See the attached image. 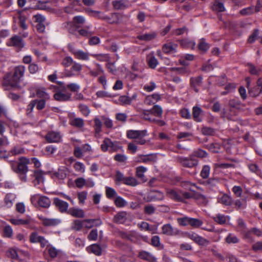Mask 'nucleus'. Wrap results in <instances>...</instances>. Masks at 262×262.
Masks as SVG:
<instances>
[{
    "label": "nucleus",
    "mask_w": 262,
    "mask_h": 262,
    "mask_svg": "<svg viewBox=\"0 0 262 262\" xmlns=\"http://www.w3.org/2000/svg\"><path fill=\"white\" fill-rule=\"evenodd\" d=\"M53 203L56 206V207L58 209L60 212L68 213V211L69 210L68 209L69 207V204L68 203L62 200H61L57 198H55L54 199Z\"/></svg>",
    "instance_id": "f8f14e48"
},
{
    "label": "nucleus",
    "mask_w": 262,
    "mask_h": 262,
    "mask_svg": "<svg viewBox=\"0 0 262 262\" xmlns=\"http://www.w3.org/2000/svg\"><path fill=\"white\" fill-rule=\"evenodd\" d=\"M94 122L95 137L97 138H99L100 137V133L101 132L102 122L98 118H95L94 119Z\"/></svg>",
    "instance_id": "bb28decb"
},
{
    "label": "nucleus",
    "mask_w": 262,
    "mask_h": 262,
    "mask_svg": "<svg viewBox=\"0 0 262 262\" xmlns=\"http://www.w3.org/2000/svg\"><path fill=\"white\" fill-rule=\"evenodd\" d=\"M212 218L215 222L221 225L225 224L227 221V216L220 213L216 214Z\"/></svg>",
    "instance_id": "58836bf2"
},
{
    "label": "nucleus",
    "mask_w": 262,
    "mask_h": 262,
    "mask_svg": "<svg viewBox=\"0 0 262 262\" xmlns=\"http://www.w3.org/2000/svg\"><path fill=\"white\" fill-rule=\"evenodd\" d=\"M79 108L80 112H81V113L85 116H88L90 113V109L86 105H85L84 104H79Z\"/></svg>",
    "instance_id": "0e129e2a"
},
{
    "label": "nucleus",
    "mask_w": 262,
    "mask_h": 262,
    "mask_svg": "<svg viewBox=\"0 0 262 262\" xmlns=\"http://www.w3.org/2000/svg\"><path fill=\"white\" fill-rule=\"evenodd\" d=\"M35 21L37 23L36 29L40 33L45 31L46 25L47 24L46 21V18L43 16L37 14L34 16Z\"/></svg>",
    "instance_id": "6e6552de"
},
{
    "label": "nucleus",
    "mask_w": 262,
    "mask_h": 262,
    "mask_svg": "<svg viewBox=\"0 0 262 262\" xmlns=\"http://www.w3.org/2000/svg\"><path fill=\"white\" fill-rule=\"evenodd\" d=\"M259 11L258 7L254 8L253 6H251L242 9L240 11V14L242 15H247L252 14L254 12H258Z\"/></svg>",
    "instance_id": "473e14b6"
},
{
    "label": "nucleus",
    "mask_w": 262,
    "mask_h": 262,
    "mask_svg": "<svg viewBox=\"0 0 262 262\" xmlns=\"http://www.w3.org/2000/svg\"><path fill=\"white\" fill-rule=\"evenodd\" d=\"M36 95L40 99L45 100L46 101L50 99V95L46 92L44 88L38 89L36 91Z\"/></svg>",
    "instance_id": "2f4dec72"
},
{
    "label": "nucleus",
    "mask_w": 262,
    "mask_h": 262,
    "mask_svg": "<svg viewBox=\"0 0 262 262\" xmlns=\"http://www.w3.org/2000/svg\"><path fill=\"white\" fill-rule=\"evenodd\" d=\"M139 163H149L154 161V158L150 155H140L138 157Z\"/></svg>",
    "instance_id": "72a5a7b5"
},
{
    "label": "nucleus",
    "mask_w": 262,
    "mask_h": 262,
    "mask_svg": "<svg viewBox=\"0 0 262 262\" xmlns=\"http://www.w3.org/2000/svg\"><path fill=\"white\" fill-rule=\"evenodd\" d=\"M203 115V110L198 106H194L192 108V116L194 121L200 122L202 120V116Z\"/></svg>",
    "instance_id": "f3484780"
},
{
    "label": "nucleus",
    "mask_w": 262,
    "mask_h": 262,
    "mask_svg": "<svg viewBox=\"0 0 262 262\" xmlns=\"http://www.w3.org/2000/svg\"><path fill=\"white\" fill-rule=\"evenodd\" d=\"M30 163L29 160L24 157L19 159L18 163L13 164L12 165V169L16 173H19L20 179L24 182L27 181L26 173L28 171V164Z\"/></svg>",
    "instance_id": "f257e3e1"
},
{
    "label": "nucleus",
    "mask_w": 262,
    "mask_h": 262,
    "mask_svg": "<svg viewBox=\"0 0 262 262\" xmlns=\"http://www.w3.org/2000/svg\"><path fill=\"white\" fill-rule=\"evenodd\" d=\"M25 149L21 146H14L10 151V154L12 156H16L24 153Z\"/></svg>",
    "instance_id": "37998d69"
},
{
    "label": "nucleus",
    "mask_w": 262,
    "mask_h": 262,
    "mask_svg": "<svg viewBox=\"0 0 262 262\" xmlns=\"http://www.w3.org/2000/svg\"><path fill=\"white\" fill-rule=\"evenodd\" d=\"M57 178L60 180H63L67 177L66 169L64 167L59 168L57 172L55 173Z\"/></svg>",
    "instance_id": "603ef678"
},
{
    "label": "nucleus",
    "mask_w": 262,
    "mask_h": 262,
    "mask_svg": "<svg viewBox=\"0 0 262 262\" xmlns=\"http://www.w3.org/2000/svg\"><path fill=\"white\" fill-rule=\"evenodd\" d=\"M177 45L172 42H169L164 44L163 46V51L165 53H174L176 52V49Z\"/></svg>",
    "instance_id": "412c9836"
},
{
    "label": "nucleus",
    "mask_w": 262,
    "mask_h": 262,
    "mask_svg": "<svg viewBox=\"0 0 262 262\" xmlns=\"http://www.w3.org/2000/svg\"><path fill=\"white\" fill-rule=\"evenodd\" d=\"M76 57L80 60H88L89 59V55L88 53L84 52L81 50H78L74 53Z\"/></svg>",
    "instance_id": "f704fd0d"
},
{
    "label": "nucleus",
    "mask_w": 262,
    "mask_h": 262,
    "mask_svg": "<svg viewBox=\"0 0 262 262\" xmlns=\"http://www.w3.org/2000/svg\"><path fill=\"white\" fill-rule=\"evenodd\" d=\"M30 200L32 204L35 206L48 208L51 205V201L47 196L38 194L32 195L31 197Z\"/></svg>",
    "instance_id": "20e7f679"
},
{
    "label": "nucleus",
    "mask_w": 262,
    "mask_h": 262,
    "mask_svg": "<svg viewBox=\"0 0 262 262\" xmlns=\"http://www.w3.org/2000/svg\"><path fill=\"white\" fill-rule=\"evenodd\" d=\"M19 82L11 72L6 73L3 78L2 86L6 90L19 88Z\"/></svg>",
    "instance_id": "7ed1b4c3"
},
{
    "label": "nucleus",
    "mask_w": 262,
    "mask_h": 262,
    "mask_svg": "<svg viewBox=\"0 0 262 262\" xmlns=\"http://www.w3.org/2000/svg\"><path fill=\"white\" fill-rule=\"evenodd\" d=\"M162 233L168 236L179 235L180 231L176 228H173L170 224H166L162 228Z\"/></svg>",
    "instance_id": "1a4fd4ad"
},
{
    "label": "nucleus",
    "mask_w": 262,
    "mask_h": 262,
    "mask_svg": "<svg viewBox=\"0 0 262 262\" xmlns=\"http://www.w3.org/2000/svg\"><path fill=\"white\" fill-rule=\"evenodd\" d=\"M226 242L228 244H236L238 243L239 239L234 234L229 233L226 237Z\"/></svg>",
    "instance_id": "8fccbe9b"
},
{
    "label": "nucleus",
    "mask_w": 262,
    "mask_h": 262,
    "mask_svg": "<svg viewBox=\"0 0 262 262\" xmlns=\"http://www.w3.org/2000/svg\"><path fill=\"white\" fill-rule=\"evenodd\" d=\"M161 99V96L158 94H154L147 96L144 100V103L148 105L155 104Z\"/></svg>",
    "instance_id": "dca6fc26"
},
{
    "label": "nucleus",
    "mask_w": 262,
    "mask_h": 262,
    "mask_svg": "<svg viewBox=\"0 0 262 262\" xmlns=\"http://www.w3.org/2000/svg\"><path fill=\"white\" fill-rule=\"evenodd\" d=\"M66 88L64 86L61 88V89L55 93L54 95V99L58 101H66L70 100L71 97V94L69 93H63Z\"/></svg>",
    "instance_id": "423d86ee"
},
{
    "label": "nucleus",
    "mask_w": 262,
    "mask_h": 262,
    "mask_svg": "<svg viewBox=\"0 0 262 262\" xmlns=\"http://www.w3.org/2000/svg\"><path fill=\"white\" fill-rule=\"evenodd\" d=\"M73 59L71 57L68 56L63 58L61 64L65 67H68L73 63Z\"/></svg>",
    "instance_id": "774afa93"
},
{
    "label": "nucleus",
    "mask_w": 262,
    "mask_h": 262,
    "mask_svg": "<svg viewBox=\"0 0 262 262\" xmlns=\"http://www.w3.org/2000/svg\"><path fill=\"white\" fill-rule=\"evenodd\" d=\"M114 203L117 207H123L127 204V202L121 196H117L114 200Z\"/></svg>",
    "instance_id": "de8ad7c7"
},
{
    "label": "nucleus",
    "mask_w": 262,
    "mask_h": 262,
    "mask_svg": "<svg viewBox=\"0 0 262 262\" xmlns=\"http://www.w3.org/2000/svg\"><path fill=\"white\" fill-rule=\"evenodd\" d=\"M218 201L219 203L225 205L229 206L231 204L232 199L229 195L227 194H223L219 198Z\"/></svg>",
    "instance_id": "ea45409f"
},
{
    "label": "nucleus",
    "mask_w": 262,
    "mask_h": 262,
    "mask_svg": "<svg viewBox=\"0 0 262 262\" xmlns=\"http://www.w3.org/2000/svg\"><path fill=\"white\" fill-rule=\"evenodd\" d=\"M166 193L168 197L176 201H182L181 195L180 192H177L175 190L166 188Z\"/></svg>",
    "instance_id": "a211bd4d"
},
{
    "label": "nucleus",
    "mask_w": 262,
    "mask_h": 262,
    "mask_svg": "<svg viewBox=\"0 0 262 262\" xmlns=\"http://www.w3.org/2000/svg\"><path fill=\"white\" fill-rule=\"evenodd\" d=\"M210 171V168L208 165L204 166L201 172V176L204 179L207 178L209 175Z\"/></svg>",
    "instance_id": "bf43d9fd"
},
{
    "label": "nucleus",
    "mask_w": 262,
    "mask_h": 262,
    "mask_svg": "<svg viewBox=\"0 0 262 262\" xmlns=\"http://www.w3.org/2000/svg\"><path fill=\"white\" fill-rule=\"evenodd\" d=\"M78 36L89 37L93 34V32L90 30V27L86 26L83 28L78 30Z\"/></svg>",
    "instance_id": "7c9ffc66"
},
{
    "label": "nucleus",
    "mask_w": 262,
    "mask_h": 262,
    "mask_svg": "<svg viewBox=\"0 0 262 262\" xmlns=\"http://www.w3.org/2000/svg\"><path fill=\"white\" fill-rule=\"evenodd\" d=\"M88 12L94 17H97L102 19L106 20L111 24H118L122 21V19L124 17H127L123 14H112L111 17L105 16L103 13L100 11H94L91 9H88Z\"/></svg>",
    "instance_id": "f03ea898"
},
{
    "label": "nucleus",
    "mask_w": 262,
    "mask_h": 262,
    "mask_svg": "<svg viewBox=\"0 0 262 262\" xmlns=\"http://www.w3.org/2000/svg\"><path fill=\"white\" fill-rule=\"evenodd\" d=\"M126 215L127 213L125 211L119 212L115 215L113 219L114 222L118 224H123L127 219Z\"/></svg>",
    "instance_id": "393cba45"
},
{
    "label": "nucleus",
    "mask_w": 262,
    "mask_h": 262,
    "mask_svg": "<svg viewBox=\"0 0 262 262\" xmlns=\"http://www.w3.org/2000/svg\"><path fill=\"white\" fill-rule=\"evenodd\" d=\"M70 123L71 125L77 128L82 127L84 125L83 120L80 118H75L71 119Z\"/></svg>",
    "instance_id": "c9c22d12"
},
{
    "label": "nucleus",
    "mask_w": 262,
    "mask_h": 262,
    "mask_svg": "<svg viewBox=\"0 0 262 262\" xmlns=\"http://www.w3.org/2000/svg\"><path fill=\"white\" fill-rule=\"evenodd\" d=\"M152 115L151 110H144L141 115V117L145 120L152 123L156 122V119L152 117Z\"/></svg>",
    "instance_id": "c756f323"
},
{
    "label": "nucleus",
    "mask_w": 262,
    "mask_h": 262,
    "mask_svg": "<svg viewBox=\"0 0 262 262\" xmlns=\"http://www.w3.org/2000/svg\"><path fill=\"white\" fill-rule=\"evenodd\" d=\"M139 257L141 259L148 261V262H155L156 261L155 256L151 253L145 251L139 252Z\"/></svg>",
    "instance_id": "aec40b11"
},
{
    "label": "nucleus",
    "mask_w": 262,
    "mask_h": 262,
    "mask_svg": "<svg viewBox=\"0 0 262 262\" xmlns=\"http://www.w3.org/2000/svg\"><path fill=\"white\" fill-rule=\"evenodd\" d=\"M147 171V168L144 166H138L136 169V176L139 179L144 180V173Z\"/></svg>",
    "instance_id": "4c0bfd02"
},
{
    "label": "nucleus",
    "mask_w": 262,
    "mask_h": 262,
    "mask_svg": "<svg viewBox=\"0 0 262 262\" xmlns=\"http://www.w3.org/2000/svg\"><path fill=\"white\" fill-rule=\"evenodd\" d=\"M105 189L106 195L107 198L112 199L113 197L117 196V193L114 188L106 186Z\"/></svg>",
    "instance_id": "3c124183"
},
{
    "label": "nucleus",
    "mask_w": 262,
    "mask_h": 262,
    "mask_svg": "<svg viewBox=\"0 0 262 262\" xmlns=\"http://www.w3.org/2000/svg\"><path fill=\"white\" fill-rule=\"evenodd\" d=\"M96 65L97 67L96 69H92L89 67H86L89 71L90 75L94 77L98 76L99 75L103 73L104 72V71L100 64L96 63Z\"/></svg>",
    "instance_id": "a878e982"
},
{
    "label": "nucleus",
    "mask_w": 262,
    "mask_h": 262,
    "mask_svg": "<svg viewBox=\"0 0 262 262\" xmlns=\"http://www.w3.org/2000/svg\"><path fill=\"white\" fill-rule=\"evenodd\" d=\"M189 217L187 216L178 217L177 219L178 223L181 226H186L189 225Z\"/></svg>",
    "instance_id": "5fc2aeb1"
},
{
    "label": "nucleus",
    "mask_w": 262,
    "mask_h": 262,
    "mask_svg": "<svg viewBox=\"0 0 262 262\" xmlns=\"http://www.w3.org/2000/svg\"><path fill=\"white\" fill-rule=\"evenodd\" d=\"M147 135V131L129 130L127 132V137L130 139H137L139 137H145Z\"/></svg>",
    "instance_id": "4468645a"
},
{
    "label": "nucleus",
    "mask_w": 262,
    "mask_h": 262,
    "mask_svg": "<svg viewBox=\"0 0 262 262\" xmlns=\"http://www.w3.org/2000/svg\"><path fill=\"white\" fill-rule=\"evenodd\" d=\"M150 110H151V113L153 115H155L158 117H162L163 110L160 106L158 105H155Z\"/></svg>",
    "instance_id": "79ce46f5"
},
{
    "label": "nucleus",
    "mask_w": 262,
    "mask_h": 262,
    "mask_svg": "<svg viewBox=\"0 0 262 262\" xmlns=\"http://www.w3.org/2000/svg\"><path fill=\"white\" fill-rule=\"evenodd\" d=\"M112 5L115 9H124L128 7V2L126 0H116L112 2Z\"/></svg>",
    "instance_id": "6ab92c4d"
},
{
    "label": "nucleus",
    "mask_w": 262,
    "mask_h": 262,
    "mask_svg": "<svg viewBox=\"0 0 262 262\" xmlns=\"http://www.w3.org/2000/svg\"><path fill=\"white\" fill-rule=\"evenodd\" d=\"M15 199V195L12 193H8L6 195L4 199L5 206L7 208H10L12 206Z\"/></svg>",
    "instance_id": "cd10ccee"
},
{
    "label": "nucleus",
    "mask_w": 262,
    "mask_h": 262,
    "mask_svg": "<svg viewBox=\"0 0 262 262\" xmlns=\"http://www.w3.org/2000/svg\"><path fill=\"white\" fill-rule=\"evenodd\" d=\"M202 78L201 76H199L195 78H192L191 79V85L195 88L200 85L202 83Z\"/></svg>",
    "instance_id": "69168bd1"
},
{
    "label": "nucleus",
    "mask_w": 262,
    "mask_h": 262,
    "mask_svg": "<svg viewBox=\"0 0 262 262\" xmlns=\"http://www.w3.org/2000/svg\"><path fill=\"white\" fill-rule=\"evenodd\" d=\"M198 47L200 50L205 52L209 48V45L207 42H206L204 38H202L199 41Z\"/></svg>",
    "instance_id": "a18cd8bd"
},
{
    "label": "nucleus",
    "mask_w": 262,
    "mask_h": 262,
    "mask_svg": "<svg viewBox=\"0 0 262 262\" xmlns=\"http://www.w3.org/2000/svg\"><path fill=\"white\" fill-rule=\"evenodd\" d=\"M249 170L256 174H259L260 173V170L259 167L254 163H251L248 165Z\"/></svg>",
    "instance_id": "052dcab7"
},
{
    "label": "nucleus",
    "mask_w": 262,
    "mask_h": 262,
    "mask_svg": "<svg viewBox=\"0 0 262 262\" xmlns=\"http://www.w3.org/2000/svg\"><path fill=\"white\" fill-rule=\"evenodd\" d=\"M181 45L184 47L193 49L195 46V43L193 40L184 39L181 41Z\"/></svg>",
    "instance_id": "4d7b16f0"
},
{
    "label": "nucleus",
    "mask_w": 262,
    "mask_h": 262,
    "mask_svg": "<svg viewBox=\"0 0 262 262\" xmlns=\"http://www.w3.org/2000/svg\"><path fill=\"white\" fill-rule=\"evenodd\" d=\"M10 222L12 224L15 225H27L30 223L29 219L24 220L13 219L10 220Z\"/></svg>",
    "instance_id": "09e8293b"
},
{
    "label": "nucleus",
    "mask_w": 262,
    "mask_h": 262,
    "mask_svg": "<svg viewBox=\"0 0 262 262\" xmlns=\"http://www.w3.org/2000/svg\"><path fill=\"white\" fill-rule=\"evenodd\" d=\"M38 217L46 226H55L61 223L60 220L58 219H48L42 215H38Z\"/></svg>",
    "instance_id": "9b49d317"
},
{
    "label": "nucleus",
    "mask_w": 262,
    "mask_h": 262,
    "mask_svg": "<svg viewBox=\"0 0 262 262\" xmlns=\"http://www.w3.org/2000/svg\"><path fill=\"white\" fill-rule=\"evenodd\" d=\"M46 250L52 258H55L62 254V251L60 249H57L52 245H48Z\"/></svg>",
    "instance_id": "2eb2a0df"
},
{
    "label": "nucleus",
    "mask_w": 262,
    "mask_h": 262,
    "mask_svg": "<svg viewBox=\"0 0 262 262\" xmlns=\"http://www.w3.org/2000/svg\"><path fill=\"white\" fill-rule=\"evenodd\" d=\"M124 184L127 185L135 187L137 186L139 183L137 181L136 178L132 177H126Z\"/></svg>",
    "instance_id": "a19ab883"
},
{
    "label": "nucleus",
    "mask_w": 262,
    "mask_h": 262,
    "mask_svg": "<svg viewBox=\"0 0 262 262\" xmlns=\"http://www.w3.org/2000/svg\"><path fill=\"white\" fill-rule=\"evenodd\" d=\"M212 9L213 11L219 12H223L225 10L223 3L221 2L220 0H214Z\"/></svg>",
    "instance_id": "c85d7f7f"
},
{
    "label": "nucleus",
    "mask_w": 262,
    "mask_h": 262,
    "mask_svg": "<svg viewBox=\"0 0 262 262\" xmlns=\"http://www.w3.org/2000/svg\"><path fill=\"white\" fill-rule=\"evenodd\" d=\"M156 34L154 33H145L138 36V38L140 40L149 41L155 38Z\"/></svg>",
    "instance_id": "c03bdc74"
},
{
    "label": "nucleus",
    "mask_w": 262,
    "mask_h": 262,
    "mask_svg": "<svg viewBox=\"0 0 262 262\" xmlns=\"http://www.w3.org/2000/svg\"><path fill=\"white\" fill-rule=\"evenodd\" d=\"M203 224V222L199 219L189 217V225L194 228H198Z\"/></svg>",
    "instance_id": "49530a36"
},
{
    "label": "nucleus",
    "mask_w": 262,
    "mask_h": 262,
    "mask_svg": "<svg viewBox=\"0 0 262 262\" xmlns=\"http://www.w3.org/2000/svg\"><path fill=\"white\" fill-rule=\"evenodd\" d=\"M74 167L75 170L78 172H84L85 171V167L84 165L80 162H76L74 164Z\"/></svg>",
    "instance_id": "338daca9"
},
{
    "label": "nucleus",
    "mask_w": 262,
    "mask_h": 262,
    "mask_svg": "<svg viewBox=\"0 0 262 262\" xmlns=\"http://www.w3.org/2000/svg\"><path fill=\"white\" fill-rule=\"evenodd\" d=\"M83 226V222H82L79 220H75L72 224V228L76 231H79L81 230Z\"/></svg>",
    "instance_id": "680f3d73"
},
{
    "label": "nucleus",
    "mask_w": 262,
    "mask_h": 262,
    "mask_svg": "<svg viewBox=\"0 0 262 262\" xmlns=\"http://www.w3.org/2000/svg\"><path fill=\"white\" fill-rule=\"evenodd\" d=\"M118 100L121 105H128L131 103L129 97L125 95L121 96Z\"/></svg>",
    "instance_id": "e2e57ef3"
},
{
    "label": "nucleus",
    "mask_w": 262,
    "mask_h": 262,
    "mask_svg": "<svg viewBox=\"0 0 262 262\" xmlns=\"http://www.w3.org/2000/svg\"><path fill=\"white\" fill-rule=\"evenodd\" d=\"M26 68L23 65H19L15 67L13 69L12 74L20 83L22 78L24 76Z\"/></svg>",
    "instance_id": "0eeeda50"
},
{
    "label": "nucleus",
    "mask_w": 262,
    "mask_h": 262,
    "mask_svg": "<svg viewBox=\"0 0 262 262\" xmlns=\"http://www.w3.org/2000/svg\"><path fill=\"white\" fill-rule=\"evenodd\" d=\"M46 139L50 143L59 142L61 141V135L58 132L51 131L46 135Z\"/></svg>",
    "instance_id": "9d476101"
},
{
    "label": "nucleus",
    "mask_w": 262,
    "mask_h": 262,
    "mask_svg": "<svg viewBox=\"0 0 262 262\" xmlns=\"http://www.w3.org/2000/svg\"><path fill=\"white\" fill-rule=\"evenodd\" d=\"M126 177H125L123 174L119 171H117L116 173L115 181L116 184L122 182L123 184L125 182Z\"/></svg>",
    "instance_id": "13d9d810"
},
{
    "label": "nucleus",
    "mask_w": 262,
    "mask_h": 262,
    "mask_svg": "<svg viewBox=\"0 0 262 262\" xmlns=\"http://www.w3.org/2000/svg\"><path fill=\"white\" fill-rule=\"evenodd\" d=\"M89 252H91L96 255L101 254V249L97 244H93L88 248Z\"/></svg>",
    "instance_id": "e433bc0d"
},
{
    "label": "nucleus",
    "mask_w": 262,
    "mask_h": 262,
    "mask_svg": "<svg viewBox=\"0 0 262 262\" xmlns=\"http://www.w3.org/2000/svg\"><path fill=\"white\" fill-rule=\"evenodd\" d=\"M64 27L68 30V32L70 34L78 37V26H76L75 24L74 25L72 23H66L64 24Z\"/></svg>",
    "instance_id": "4be33fe9"
},
{
    "label": "nucleus",
    "mask_w": 262,
    "mask_h": 262,
    "mask_svg": "<svg viewBox=\"0 0 262 262\" xmlns=\"http://www.w3.org/2000/svg\"><path fill=\"white\" fill-rule=\"evenodd\" d=\"M33 101L35 102V106L38 110H42L46 106V102L45 100L41 99H34Z\"/></svg>",
    "instance_id": "864d4df0"
},
{
    "label": "nucleus",
    "mask_w": 262,
    "mask_h": 262,
    "mask_svg": "<svg viewBox=\"0 0 262 262\" xmlns=\"http://www.w3.org/2000/svg\"><path fill=\"white\" fill-rule=\"evenodd\" d=\"M177 160L182 166L188 168H192L198 164V161L192 158L191 156L189 158L180 157Z\"/></svg>",
    "instance_id": "39448f33"
},
{
    "label": "nucleus",
    "mask_w": 262,
    "mask_h": 262,
    "mask_svg": "<svg viewBox=\"0 0 262 262\" xmlns=\"http://www.w3.org/2000/svg\"><path fill=\"white\" fill-rule=\"evenodd\" d=\"M111 144H112V141L109 138H105L101 145V148L103 151H106L108 148H110Z\"/></svg>",
    "instance_id": "6e6d98bb"
},
{
    "label": "nucleus",
    "mask_w": 262,
    "mask_h": 262,
    "mask_svg": "<svg viewBox=\"0 0 262 262\" xmlns=\"http://www.w3.org/2000/svg\"><path fill=\"white\" fill-rule=\"evenodd\" d=\"M9 46H14L18 49H21L24 46V43L20 37L14 36L11 38L10 41L7 42Z\"/></svg>",
    "instance_id": "ddd939ff"
},
{
    "label": "nucleus",
    "mask_w": 262,
    "mask_h": 262,
    "mask_svg": "<svg viewBox=\"0 0 262 262\" xmlns=\"http://www.w3.org/2000/svg\"><path fill=\"white\" fill-rule=\"evenodd\" d=\"M68 213L75 217L82 218L84 216V211L79 208H71L68 211Z\"/></svg>",
    "instance_id": "5701e85b"
},
{
    "label": "nucleus",
    "mask_w": 262,
    "mask_h": 262,
    "mask_svg": "<svg viewBox=\"0 0 262 262\" xmlns=\"http://www.w3.org/2000/svg\"><path fill=\"white\" fill-rule=\"evenodd\" d=\"M146 61L148 67L152 69H155L159 63L158 60L152 53H150L147 56Z\"/></svg>",
    "instance_id": "b1692460"
}]
</instances>
